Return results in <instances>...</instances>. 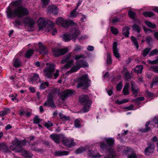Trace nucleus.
<instances>
[{"instance_id":"6e6d98bb","label":"nucleus","mask_w":158,"mask_h":158,"mask_svg":"<svg viewBox=\"0 0 158 158\" xmlns=\"http://www.w3.org/2000/svg\"><path fill=\"white\" fill-rule=\"evenodd\" d=\"M74 126L76 127H79L81 126V124L79 120L76 119L74 121Z\"/></svg>"},{"instance_id":"393cba45","label":"nucleus","mask_w":158,"mask_h":158,"mask_svg":"<svg viewBox=\"0 0 158 158\" xmlns=\"http://www.w3.org/2000/svg\"><path fill=\"white\" fill-rule=\"evenodd\" d=\"M130 29V28L128 27L127 26H125L122 29V34L125 37H129V30Z\"/></svg>"},{"instance_id":"8fccbe9b","label":"nucleus","mask_w":158,"mask_h":158,"mask_svg":"<svg viewBox=\"0 0 158 158\" xmlns=\"http://www.w3.org/2000/svg\"><path fill=\"white\" fill-rule=\"evenodd\" d=\"M110 29L112 33L114 35H116L118 33V29L114 27H111Z\"/></svg>"},{"instance_id":"c03bdc74","label":"nucleus","mask_w":158,"mask_h":158,"mask_svg":"<svg viewBox=\"0 0 158 158\" xmlns=\"http://www.w3.org/2000/svg\"><path fill=\"white\" fill-rule=\"evenodd\" d=\"M22 65V63L18 59H16L14 60V66L15 67H18Z\"/></svg>"},{"instance_id":"f3484780","label":"nucleus","mask_w":158,"mask_h":158,"mask_svg":"<svg viewBox=\"0 0 158 158\" xmlns=\"http://www.w3.org/2000/svg\"><path fill=\"white\" fill-rule=\"evenodd\" d=\"M117 43L114 42L113 44V50L114 56L117 58L120 57V54L119 53V49L117 48Z\"/></svg>"},{"instance_id":"bf43d9fd","label":"nucleus","mask_w":158,"mask_h":158,"mask_svg":"<svg viewBox=\"0 0 158 158\" xmlns=\"http://www.w3.org/2000/svg\"><path fill=\"white\" fill-rule=\"evenodd\" d=\"M146 41L149 45L151 44V42L152 40V38L150 36H148L146 37L145 40Z\"/></svg>"},{"instance_id":"ddd939ff","label":"nucleus","mask_w":158,"mask_h":158,"mask_svg":"<svg viewBox=\"0 0 158 158\" xmlns=\"http://www.w3.org/2000/svg\"><path fill=\"white\" fill-rule=\"evenodd\" d=\"M73 93V91L71 90H65L60 93V98L63 101H64L68 97L71 95Z\"/></svg>"},{"instance_id":"b1692460","label":"nucleus","mask_w":158,"mask_h":158,"mask_svg":"<svg viewBox=\"0 0 158 158\" xmlns=\"http://www.w3.org/2000/svg\"><path fill=\"white\" fill-rule=\"evenodd\" d=\"M69 152L66 151H56L54 153V155L55 156H61L67 155L69 154Z\"/></svg>"},{"instance_id":"4d7b16f0","label":"nucleus","mask_w":158,"mask_h":158,"mask_svg":"<svg viewBox=\"0 0 158 158\" xmlns=\"http://www.w3.org/2000/svg\"><path fill=\"white\" fill-rule=\"evenodd\" d=\"M148 63L151 64H157L158 63V56L157 57V59L151 61V60H148Z\"/></svg>"},{"instance_id":"0eeeda50","label":"nucleus","mask_w":158,"mask_h":158,"mask_svg":"<svg viewBox=\"0 0 158 158\" xmlns=\"http://www.w3.org/2000/svg\"><path fill=\"white\" fill-rule=\"evenodd\" d=\"M57 25L61 26L64 28H67L69 26H72L75 24L74 22L70 19L65 20L62 17L57 18L56 20Z\"/></svg>"},{"instance_id":"6ab92c4d","label":"nucleus","mask_w":158,"mask_h":158,"mask_svg":"<svg viewBox=\"0 0 158 158\" xmlns=\"http://www.w3.org/2000/svg\"><path fill=\"white\" fill-rule=\"evenodd\" d=\"M124 151L125 152H131V154L128 155L127 156L128 158H138L135 153L133 149L130 148H127V149H125Z\"/></svg>"},{"instance_id":"f257e3e1","label":"nucleus","mask_w":158,"mask_h":158,"mask_svg":"<svg viewBox=\"0 0 158 158\" xmlns=\"http://www.w3.org/2000/svg\"><path fill=\"white\" fill-rule=\"evenodd\" d=\"M105 140L106 143L104 142L100 143V147L102 150L109 153L108 155H106L104 158H115L117 155L112 148V146L114 143V139L112 138H106Z\"/></svg>"},{"instance_id":"69168bd1","label":"nucleus","mask_w":158,"mask_h":158,"mask_svg":"<svg viewBox=\"0 0 158 158\" xmlns=\"http://www.w3.org/2000/svg\"><path fill=\"white\" fill-rule=\"evenodd\" d=\"M124 76L127 80H128L131 78L130 75V73L128 72H126L124 75Z\"/></svg>"},{"instance_id":"473e14b6","label":"nucleus","mask_w":158,"mask_h":158,"mask_svg":"<svg viewBox=\"0 0 158 158\" xmlns=\"http://www.w3.org/2000/svg\"><path fill=\"white\" fill-rule=\"evenodd\" d=\"M22 154L25 158H31L32 156L31 153L26 150H24L22 151Z\"/></svg>"},{"instance_id":"ea45409f","label":"nucleus","mask_w":158,"mask_h":158,"mask_svg":"<svg viewBox=\"0 0 158 158\" xmlns=\"http://www.w3.org/2000/svg\"><path fill=\"white\" fill-rule=\"evenodd\" d=\"M151 50V48H145L143 51L142 54L143 57L147 56Z\"/></svg>"},{"instance_id":"0e129e2a","label":"nucleus","mask_w":158,"mask_h":158,"mask_svg":"<svg viewBox=\"0 0 158 158\" xmlns=\"http://www.w3.org/2000/svg\"><path fill=\"white\" fill-rule=\"evenodd\" d=\"M146 95L149 97H152L154 96V94L153 93H152L149 91L148 90L146 91Z\"/></svg>"},{"instance_id":"bb28decb","label":"nucleus","mask_w":158,"mask_h":158,"mask_svg":"<svg viewBox=\"0 0 158 158\" xmlns=\"http://www.w3.org/2000/svg\"><path fill=\"white\" fill-rule=\"evenodd\" d=\"M50 137L55 143H59L60 136L59 135L55 134H52L50 135Z\"/></svg>"},{"instance_id":"c9c22d12","label":"nucleus","mask_w":158,"mask_h":158,"mask_svg":"<svg viewBox=\"0 0 158 158\" xmlns=\"http://www.w3.org/2000/svg\"><path fill=\"white\" fill-rule=\"evenodd\" d=\"M132 28L134 31H136L138 33H139L140 31L141 27L136 24H134L132 26Z\"/></svg>"},{"instance_id":"a211bd4d","label":"nucleus","mask_w":158,"mask_h":158,"mask_svg":"<svg viewBox=\"0 0 158 158\" xmlns=\"http://www.w3.org/2000/svg\"><path fill=\"white\" fill-rule=\"evenodd\" d=\"M39 44L40 53L43 55L47 54L48 52L47 47L43 44L41 42H40Z\"/></svg>"},{"instance_id":"c85d7f7f","label":"nucleus","mask_w":158,"mask_h":158,"mask_svg":"<svg viewBox=\"0 0 158 158\" xmlns=\"http://www.w3.org/2000/svg\"><path fill=\"white\" fill-rule=\"evenodd\" d=\"M145 23L149 28L155 29L156 28V25L155 24L153 23L148 21H145Z\"/></svg>"},{"instance_id":"aec40b11","label":"nucleus","mask_w":158,"mask_h":158,"mask_svg":"<svg viewBox=\"0 0 158 158\" xmlns=\"http://www.w3.org/2000/svg\"><path fill=\"white\" fill-rule=\"evenodd\" d=\"M76 64L77 65L80 67V68L81 67L85 68L89 66L88 63L85 60H77L76 61Z\"/></svg>"},{"instance_id":"6e6552de","label":"nucleus","mask_w":158,"mask_h":158,"mask_svg":"<svg viewBox=\"0 0 158 158\" xmlns=\"http://www.w3.org/2000/svg\"><path fill=\"white\" fill-rule=\"evenodd\" d=\"M21 23L24 24L26 26L32 27H34L35 23L33 20L29 17L25 18L20 21L16 20L14 23L18 26L21 25Z\"/></svg>"},{"instance_id":"864d4df0","label":"nucleus","mask_w":158,"mask_h":158,"mask_svg":"<svg viewBox=\"0 0 158 158\" xmlns=\"http://www.w3.org/2000/svg\"><path fill=\"white\" fill-rule=\"evenodd\" d=\"M31 150L37 151L38 152H41L43 150L41 149L38 148L35 146L31 145Z\"/></svg>"},{"instance_id":"cd10ccee","label":"nucleus","mask_w":158,"mask_h":158,"mask_svg":"<svg viewBox=\"0 0 158 158\" xmlns=\"http://www.w3.org/2000/svg\"><path fill=\"white\" fill-rule=\"evenodd\" d=\"M80 69V67H79L78 66L77 64L76 65L73 66L71 68V69L68 71L66 73L69 74V73H72L74 72H77V70Z\"/></svg>"},{"instance_id":"5fc2aeb1","label":"nucleus","mask_w":158,"mask_h":158,"mask_svg":"<svg viewBox=\"0 0 158 158\" xmlns=\"http://www.w3.org/2000/svg\"><path fill=\"white\" fill-rule=\"evenodd\" d=\"M9 109H5L1 112V116H3L7 114L9 111Z\"/></svg>"},{"instance_id":"a18cd8bd","label":"nucleus","mask_w":158,"mask_h":158,"mask_svg":"<svg viewBox=\"0 0 158 158\" xmlns=\"http://www.w3.org/2000/svg\"><path fill=\"white\" fill-rule=\"evenodd\" d=\"M143 69V67L142 65H140L134 69V72L137 73H142Z\"/></svg>"},{"instance_id":"c756f323","label":"nucleus","mask_w":158,"mask_h":158,"mask_svg":"<svg viewBox=\"0 0 158 158\" xmlns=\"http://www.w3.org/2000/svg\"><path fill=\"white\" fill-rule=\"evenodd\" d=\"M150 124V122L148 121L146 122L145 125V128L144 129H142L140 131L143 132H145L151 130V128L149 127Z\"/></svg>"},{"instance_id":"de8ad7c7","label":"nucleus","mask_w":158,"mask_h":158,"mask_svg":"<svg viewBox=\"0 0 158 158\" xmlns=\"http://www.w3.org/2000/svg\"><path fill=\"white\" fill-rule=\"evenodd\" d=\"M85 150V148L81 147L77 149L75 151V153L76 154H79L82 153Z\"/></svg>"},{"instance_id":"f03ea898","label":"nucleus","mask_w":158,"mask_h":158,"mask_svg":"<svg viewBox=\"0 0 158 158\" xmlns=\"http://www.w3.org/2000/svg\"><path fill=\"white\" fill-rule=\"evenodd\" d=\"M15 6H18L17 8L15 9L14 11V14L19 18H21L25 15H27L28 13V10L25 8L20 6V2L17 1L12 2L10 4Z\"/></svg>"},{"instance_id":"f8f14e48","label":"nucleus","mask_w":158,"mask_h":158,"mask_svg":"<svg viewBox=\"0 0 158 158\" xmlns=\"http://www.w3.org/2000/svg\"><path fill=\"white\" fill-rule=\"evenodd\" d=\"M68 51V49L67 48L62 49L56 48L53 50V55L56 57H58L64 54L67 52Z\"/></svg>"},{"instance_id":"e433bc0d","label":"nucleus","mask_w":158,"mask_h":158,"mask_svg":"<svg viewBox=\"0 0 158 158\" xmlns=\"http://www.w3.org/2000/svg\"><path fill=\"white\" fill-rule=\"evenodd\" d=\"M128 15L130 18L133 19H135L136 16V13L131 10L128 11Z\"/></svg>"},{"instance_id":"774afa93","label":"nucleus","mask_w":158,"mask_h":158,"mask_svg":"<svg viewBox=\"0 0 158 158\" xmlns=\"http://www.w3.org/2000/svg\"><path fill=\"white\" fill-rule=\"evenodd\" d=\"M6 13H7V17L9 18H10V5H9L6 11Z\"/></svg>"},{"instance_id":"5701e85b","label":"nucleus","mask_w":158,"mask_h":158,"mask_svg":"<svg viewBox=\"0 0 158 158\" xmlns=\"http://www.w3.org/2000/svg\"><path fill=\"white\" fill-rule=\"evenodd\" d=\"M13 144L15 145V147L13 148V150L16 152H22L23 148L20 145H18L16 142L15 140L13 142Z\"/></svg>"},{"instance_id":"2f4dec72","label":"nucleus","mask_w":158,"mask_h":158,"mask_svg":"<svg viewBox=\"0 0 158 158\" xmlns=\"http://www.w3.org/2000/svg\"><path fill=\"white\" fill-rule=\"evenodd\" d=\"M34 52V50H33L30 49L26 52L25 57L27 58H29L33 54Z\"/></svg>"},{"instance_id":"1a4fd4ad","label":"nucleus","mask_w":158,"mask_h":158,"mask_svg":"<svg viewBox=\"0 0 158 158\" xmlns=\"http://www.w3.org/2000/svg\"><path fill=\"white\" fill-rule=\"evenodd\" d=\"M54 70V64H51L49 66L46 67L44 70L45 76L48 78H52Z\"/></svg>"},{"instance_id":"79ce46f5","label":"nucleus","mask_w":158,"mask_h":158,"mask_svg":"<svg viewBox=\"0 0 158 158\" xmlns=\"http://www.w3.org/2000/svg\"><path fill=\"white\" fill-rule=\"evenodd\" d=\"M144 99V98L143 97H138L132 100V102H135V104H140L139 102L140 101H143Z\"/></svg>"},{"instance_id":"412c9836","label":"nucleus","mask_w":158,"mask_h":158,"mask_svg":"<svg viewBox=\"0 0 158 158\" xmlns=\"http://www.w3.org/2000/svg\"><path fill=\"white\" fill-rule=\"evenodd\" d=\"M88 155L92 158L100 157L101 156L99 154L97 153V150L94 151L89 150L87 152Z\"/></svg>"},{"instance_id":"20e7f679","label":"nucleus","mask_w":158,"mask_h":158,"mask_svg":"<svg viewBox=\"0 0 158 158\" xmlns=\"http://www.w3.org/2000/svg\"><path fill=\"white\" fill-rule=\"evenodd\" d=\"M80 102L84 105L82 110L83 112H87L89 111L91 104V101L87 95H83L79 97Z\"/></svg>"},{"instance_id":"4c0bfd02","label":"nucleus","mask_w":158,"mask_h":158,"mask_svg":"<svg viewBox=\"0 0 158 158\" xmlns=\"http://www.w3.org/2000/svg\"><path fill=\"white\" fill-rule=\"evenodd\" d=\"M15 141L16 142L18 145H20L22 147L25 146L26 144V142L25 140H20L16 139Z\"/></svg>"},{"instance_id":"2eb2a0df","label":"nucleus","mask_w":158,"mask_h":158,"mask_svg":"<svg viewBox=\"0 0 158 158\" xmlns=\"http://www.w3.org/2000/svg\"><path fill=\"white\" fill-rule=\"evenodd\" d=\"M80 33V31L74 28H72L70 31L69 33L72 39H76L78 35Z\"/></svg>"},{"instance_id":"09e8293b","label":"nucleus","mask_w":158,"mask_h":158,"mask_svg":"<svg viewBox=\"0 0 158 158\" xmlns=\"http://www.w3.org/2000/svg\"><path fill=\"white\" fill-rule=\"evenodd\" d=\"M39 78V76L38 74L36 73H34L33 78L31 79V81L32 82V83H33L34 81H35L37 82L36 81L37 79Z\"/></svg>"},{"instance_id":"3c124183","label":"nucleus","mask_w":158,"mask_h":158,"mask_svg":"<svg viewBox=\"0 0 158 158\" xmlns=\"http://www.w3.org/2000/svg\"><path fill=\"white\" fill-rule=\"evenodd\" d=\"M106 62L108 64H110L112 63L111 57L109 53H107V54Z\"/></svg>"},{"instance_id":"37998d69","label":"nucleus","mask_w":158,"mask_h":158,"mask_svg":"<svg viewBox=\"0 0 158 158\" xmlns=\"http://www.w3.org/2000/svg\"><path fill=\"white\" fill-rule=\"evenodd\" d=\"M131 39L133 43L136 46L137 49H138L139 47V44L138 42L137 41L136 39L134 36H131Z\"/></svg>"},{"instance_id":"603ef678","label":"nucleus","mask_w":158,"mask_h":158,"mask_svg":"<svg viewBox=\"0 0 158 158\" xmlns=\"http://www.w3.org/2000/svg\"><path fill=\"white\" fill-rule=\"evenodd\" d=\"M158 55V49H156L152 50L149 54V56H152L154 55Z\"/></svg>"},{"instance_id":"338daca9","label":"nucleus","mask_w":158,"mask_h":158,"mask_svg":"<svg viewBox=\"0 0 158 158\" xmlns=\"http://www.w3.org/2000/svg\"><path fill=\"white\" fill-rule=\"evenodd\" d=\"M44 6H47L48 4L49 0H41Z\"/></svg>"},{"instance_id":"58836bf2","label":"nucleus","mask_w":158,"mask_h":158,"mask_svg":"<svg viewBox=\"0 0 158 158\" xmlns=\"http://www.w3.org/2000/svg\"><path fill=\"white\" fill-rule=\"evenodd\" d=\"M49 85V83L48 82H43L40 86V90L44 89L46 88V86L48 87Z\"/></svg>"},{"instance_id":"a878e982","label":"nucleus","mask_w":158,"mask_h":158,"mask_svg":"<svg viewBox=\"0 0 158 158\" xmlns=\"http://www.w3.org/2000/svg\"><path fill=\"white\" fill-rule=\"evenodd\" d=\"M0 149L5 152H8L10 150L9 147L4 143L0 144Z\"/></svg>"},{"instance_id":"4468645a","label":"nucleus","mask_w":158,"mask_h":158,"mask_svg":"<svg viewBox=\"0 0 158 158\" xmlns=\"http://www.w3.org/2000/svg\"><path fill=\"white\" fill-rule=\"evenodd\" d=\"M62 143L64 145L69 148L75 146L76 145L73 139H65L62 140Z\"/></svg>"},{"instance_id":"72a5a7b5","label":"nucleus","mask_w":158,"mask_h":158,"mask_svg":"<svg viewBox=\"0 0 158 158\" xmlns=\"http://www.w3.org/2000/svg\"><path fill=\"white\" fill-rule=\"evenodd\" d=\"M63 39L65 42L69 41L72 39L71 36L70 34L63 35Z\"/></svg>"},{"instance_id":"052dcab7","label":"nucleus","mask_w":158,"mask_h":158,"mask_svg":"<svg viewBox=\"0 0 158 158\" xmlns=\"http://www.w3.org/2000/svg\"><path fill=\"white\" fill-rule=\"evenodd\" d=\"M82 58H84V55L82 54H81L80 55H76L74 56V59L75 60H77V61L78 60V59Z\"/></svg>"},{"instance_id":"39448f33","label":"nucleus","mask_w":158,"mask_h":158,"mask_svg":"<svg viewBox=\"0 0 158 158\" xmlns=\"http://www.w3.org/2000/svg\"><path fill=\"white\" fill-rule=\"evenodd\" d=\"M72 53L70 52L65 55L63 58L60 63L62 64H64L66 63L62 67L63 69H68L73 64L74 60L71 58Z\"/></svg>"},{"instance_id":"7ed1b4c3","label":"nucleus","mask_w":158,"mask_h":158,"mask_svg":"<svg viewBox=\"0 0 158 158\" xmlns=\"http://www.w3.org/2000/svg\"><path fill=\"white\" fill-rule=\"evenodd\" d=\"M91 81L89 79L88 75L85 74L79 77L77 79V82L78 83L77 85V88H79L82 86L83 87V89H87L90 85Z\"/></svg>"},{"instance_id":"9d476101","label":"nucleus","mask_w":158,"mask_h":158,"mask_svg":"<svg viewBox=\"0 0 158 158\" xmlns=\"http://www.w3.org/2000/svg\"><path fill=\"white\" fill-rule=\"evenodd\" d=\"M44 106L51 107L52 108L56 107V106L54 102L53 97L51 94L48 95L47 96V101L44 102Z\"/></svg>"},{"instance_id":"13d9d810","label":"nucleus","mask_w":158,"mask_h":158,"mask_svg":"<svg viewBox=\"0 0 158 158\" xmlns=\"http://www.w3.org/2000/svg\"><path fill=\"white\" fill-rule=\"evenodd\" d=\"M123 87V84L121 82H119L117 85V90L118 91H120Z\"/></svg>"},{"instance_id":"e2e57ef3","label":"nucleus","mask_w":158,"mask_h":158,"mask_svg":"<svg viewBox=\"0 0 158 158\" xmlns=\"http://www.w3.org/2000/svg\"><path fill=\"white\" fill-rule=\"evenodd\" d=\"M151 68L152 70L154 72L158 73V66H151Z\"/></svg>"},{"instance_id":"dca6fc26","label":"nucleus","mask_w":158,"mask_h":158,"mask_svg":"<svg viewBox=\"0 0 158 158\" xmlns=\"http://www.w3.org/2000/svg\"><path fill=\"white\" fill-rule=\"evenodd\" d=\"M131 90L133 94L135 95V97L137 95L139 91V88L135 85V82L133 81H131Z\"/></svg>"},{"instance_id":"7c9ffc66","label":"nucleus","mask_w":158,"mask_h":158,"mask_svg":"<svg viewBox=\"0 0 158 158\" xmlns=\"http://www.w3.org/2000/svg\"><path fill=\"white\" fill-rule=\"evenodd\" d=\"M59 116L60 118L63 121L70 120V117L69 116H67L62 114L61 113L59 114Z\"/></svg>"},{"instance_id":"423d86ee","label":"nucleus","mask_w":158,"mask_h":158,"mask_svg":"<svg viewBox=\"0 0 158 158\" xmlns=\"http://www.w3.org/2000/svg\"><path fill=\"white\" fill-rule=\"evenodd\" d=\"M38 25L40 30H42L44 27H49L52 28L54 27L53 23L47 18H40L39 19L38 22Z\"/></svg>"},{"instance_id":"680f3d73","label":"nucleus","mask_w":158,"mask_h":158,"mask_svg":"<svg viewBox=\"0 0 158 158\" xmlns=\"http://www.w3.org/2000/svg\"><path fill=\"white\" fill-rule=\"evenodd\" d=\"M44 125L47 128H48L51 127L52 126H53V124L49 121H48V123H45Z\"/></svg>"},{"instance_id":"9b49d317","label":"nucleus","mask_w":158,"mask_h":158,"mask_svg":"<svg viewBox=\"0 0 158 158\" xmlns=\"http://www.w3.org/2000/svg\"><path fill=\"white\" fill-rule=\"evenodd\" d=\"M155 148V144L152 142L149 143L147 144V147L145 149L144 152L146 155H149L150 154L154 152Z\"/></svg>"},{"instance_id":"f704fd0d","label":"nucleus","mask_w":158,"mask_h":158,"mask_svg":"<svg viewBox=\"0 0 158 158\" xmlns=\"http://www.w3.org/2000/svg\"><path fill=\"white\" fill-rule=\"evenodd\" d=\"M143 15L145 17H151L155 15L154 13L152 12L145 11L143 13Z\"/></svg>"},{"instance_id":"4be33fe9","label":"nucleus","mask_w":158,"mask_h":158,"mask_svg":"<svg viewBox=\"0 0 158 158\" xmlns=\"http://www.w3.org/2000/svg\"><path fill=\"white\" fill-rule=\"evenodd\" d=\"M48 11L49 13L54 15H57L58 13V10L56 6L52 5L48 7Z\"/></svg>"},{"instance_id":"a19ab883","label":"nucleus","mask_w":158,"mask_h":158,"mask_svg":"<svg viewBox=\"0 0 158 158\" xmlns=\"http://www.w3.org/2000/svg\"><path fill=\"white\" fill-rule=\"evenodd\" d=\"M154 85H158V77L156 76L153 79L152 81L151 84L150 88H152Z\"/></svg>"},{"instance_id":"49530a36","label":"nucleus","mask_w":158,"mask_h":158,"mask_svg":"<svg viewBox=\"0 0 158 158\" xmlns=\"http://www.w3.org/2000/svg\"><path fill=\"white\" fill-rule=\"evenodd\" d=\"M42 120L39 118V117L37 115H36L33 119V123L34 124H38Z\"/></svg>"}]
</instances>
